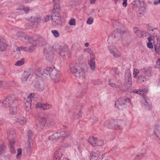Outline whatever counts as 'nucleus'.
Returning <instances> with one entry per match:
<instances>
[{"mask_svg":"<svg viewBox=\"0 0 160 160\" xmlns=\"http://www.w3.org/2000/svg\"><path fill=\"white\" fill-rule=\"evenodd\" d=\"M40 16L39 14H35L27 20L32 23L38 24L40 21Z\"/></svg>","mask_w":160,"mask_h":160,"instance_id":"nucleus-15","label":"nucleus"},{"mask_svg":"<svg viewBox=\"0 0 160 160\" xmlns=\"http://www.w3.org/2000/svg\"><path fill=\"white\" fill-rule=\"evenodd\" d=\"M125 84L127 89H128L132 87V81L131 76L130 72H126L125 74Z\"/></svg>","mask_w":160,"mask_h":160,"instance_id":"nucleus-9","label":"nucleus"},{"mask_svg":"<svg viewBox=\"0 0 160 160\" xmlns=\"http://www.w3.org/2000/svg\"><path fill=\"white\" fill-rule=\"evenodd\" d=\"M25 27L27 29H29L32 28V27L29 25V24L28 23H27L25 24Z\"/></svg>","mask_w":160,"mask_h":160,"instance_id":"nucleus-63","label":"nucleus"},{"mask_svg":"<svg viewBox=\"0 0 160 160\" xmlns=\"http://www.w3.org/2000/svg\"><path fill=\"white\" fill-rule=\"evenodd\" d=\"M54 2L53 14L51 16L52 23L54 26H56L61 23V16L59 13L60 7L59 0H53Z\"/></svg>","mask_w":160,"mask_h":160,"instance_id":"nucleus-2","label":"nucleus"},{"mask_svg":"<svg viewBox=\"0 0 160 160\" xmlns=\"http://www.w3.org/2000/svg\"><path fill=\"white\" fill-rule=\"evenodd\" d=\"M90 55V60L88 61V64L91 69L92 70H94L95 69V56L93 52Z\"/></svg>","mask_w":160,"mask_h":160,"instance_id":"nucleus-13","label":"nucleus"},{"mask_svg":"<svg viewBox=\"0 0 160 160\" xmlns=\"http://www.w3.org/2000/svg\"><path fill=\"white\" fill-rule=\"evenodd\" d=\"M9 112L11 114H14L17 112V108L15 105L9 107Z\"/></svg>","mask_w":160,"mask_h":160,"instance_id":"nucleus-31","label":"nucleus"},{"mask_svg":"<svg viewBox=\"0 0 160 160\" xmlns=\"http://www.w3.org/2000/svg\"><path fill=\"white\" fill-rule=\"evenodd\" d=\"M31 104L25 102V108L26 110L28 112L31 109Z\"/></svg>","mask_w":160,"mask_h":160,"instance_id":"nucleus-41","label":"nucleus"},{"mask_svg":"<svg viewBox=\"0 0 160 160\" xmlns=\"http://www.w3.org/2000/svg\"><path fill=\"white\" fill-rule=\"evenodd\" d=\"M9 149L10 152L12 154L15 153L16 151L13 145H9Z\"/></svg>","mask_w":160,"mask_h":160,"instance_id":"nucleus-42","label":"nucleus"},{"mask_svg":"<svg viewBox=\"0 0 160 160\" xmlns=\"http://www.w3.org/2000/svg\"><path fill=\"white\" fill-rule=\"evenodd\" d=\"M90 55V60L88 61V64L91 69L92 70H94L95 69V56L93 52Z\"/></svg>","mask_w":160,"mask_h":160,"instance_id":"nucleus-12","label":"nucleus"},{"mask_svg":"<svg viewBox=\"0 0 160 160\" xmlns=\"http://www.w3.org/2000/svg\"><path fill=\"white\" fill-rule=\"evenodd\" d=\"M22 9L24 11L25 13L26 14L28 13V12L29 10V8L28 7H24Z\"/></svg>","mask_w":160,"mask_h":160,"instance_id":"nucleus-59","label":"nucleus"},{"mask_svg":"<svg viewBox=\"0 0 160 160\" xmlns=\"http://www.w3.org/2000/svg\"><path fill=\"white\" fill-rule=\"evenodd\" d=\"M84 51L85 52L89 53L90 54L93 52L92 50L90 48L86 49L84 50Z\"/></svg>","mask_w":160,"mask_h":160,"instance_id":"nucleus-60","label":"nucleus"},{"mask_svg":"<svg viewBox=\"0 0 160 160\" xmlns=\"http://www.w3.org/2000/svg\"><path fill=\"white\" fill-rule=\"evenodd\" d=\"M109 52L115 58H118L121 56V53L115 48L109 49Z\"/></svg>","mask_w":160,"mask_h":160,"instance_id":"nucleus-19","label":"nucleus"},{"mask_svg":"<svg viewBox=\"0 0 160 160\" xmlns=\"http://www.w3.org/2000/svg\"><path fill=\"white\" fill-rule=\"evenodd\" d=\"M97 140L98 139L97 138H94L92 136L89 138L88 141L92 146L95 147L96 146Z\"/></svg>","mask_w":160,"mask_h":160,"instance_id":"nucleus-22","label":"nucleus"},{"mask_svg":"<svg viewBox=\"0 0 160 160\" xmlns=\"http://www.w3.org/2000/svg\"><path fill=\"white\" fill-rule=\"evenodd\" d=\"M24 101V102H26V103H28L31 104L32 100L28 97L26 99H25Z\"/></svg>","mask_w":160,"mask_h":160,"instance_id":"nucleus-55","label":"nucleus"},{"mask_svg":"<svg viewBox=\"0 0 160 160\" xmlns=\"http://www.w3.org/2000/svg\"><path fill=\"white\" fill-rule=\"evenodd\" d=\"M152 68L150 67H149L145 69L144 72V75L149 77L152 76Z\"/></svg>","mask_w":160,"mask_h":160,"instance_id":"nucleus-26","label":"nucleus"},{"mask_svg":"<svg viewBox=\"0 0 160 160\" xmlns=\"http://www.w3.org/2000/svg\"><path fill=\"white\" fill-rule=\"evenodd\" d=\"M18 153L16 155V158L17 159H19L21 156L22 154V149L21 148H18L17 150Z\"/></svg>","mask_w":160,"mask_h":160,"instance_id":"nucleus-44","label":"nucleus"},{"mask_svg":"<svg viewBox=\"0 0 160 160\" xmlns=\"http://www.w3.org/2000/svg\"><path fill=\"white\" fill-rule=\"evenodd\" d=\"M21 51L23 50V51L28 52V47H20Z\"/></svg>","mask_w":160,"mask_h":160,"instance_id":"nucleus-56","label":"nucleus"},{"mask_svg":"<svg viewBox=\"0 0 160 160\" xmlns=\"http://www.w3.org/2000/svg\"><path fill=\"white\" fill-rule=\"evenodd\" d=\"M109 84L111 87L116 88H120L121 87V83L120 82L113 79L109 80Z\"/></svg>","mask_w":160,"mask_h":160,"instance_id":"nucleus-18","label":"nucleus"},{"mask_svg":"<svg viewBox=\"0 0 160 160\" xmlns=\"http://www.w3.org/2000/svg\"><path fill=\"white\" fill-rule=\"evenodd\" d=\"M23 42L26 43V44H33L35 42H36L37 41V40L33 39L31 37L26 34L24 36V38L22 41Z\"/></svg>","mask_w":160,"mask_h":160,"instance_id":"nucleus-14","label":"nucleus"},{"mask_svg":"<svg viewBox=\"0 0 160 160\" xmlns=\"http://www.w3.org/2000/svg\"><path fill=\"white\" fill-rule=\"evenodd\" d=\"M132 8H135L139 7L140 6L141 2L140 1H134L132 2Z\"/></svg>","mask_w":160,"mask_h":160,"instance_id":"nucleus-35","label":"nucleus"},{"mask_svg":"<svg viewBox=\"0 0 160 160\" xmlns=\"http://www.w3.org/2000/svg\"><path fill=\"white\" fill-rule=\"evenodd\" d=\"M8 138H13L16 136L15 133L13 130H11L8 132Z\"/></svg>","mask_w":160,"mask_h":160,"instance_id":"nucleus-33","label":"nucleus"},{"mask_svg":"<svg viewBox=\"0 0 160 160\" xmlns=\"http://www.w3.org/2000/svg\"><path fill=\"white\" fill-rule=\"evenodd\" d=\"M103 143H104L103 141L102 140H98H98L97 141V142L96 143V146H101L103 144Z\"/></svg>","mask_w":160,"mask_h":160,"instance_id":"nucleus-52","label":"nucleus"},{"mask_svg":"<svg viewBox=\"0 0 160 160\" xmlns=\"http://www.w3.org/2000/svg\"><path fill=\"white\" fill-rule=\"evenodd\" d=\"M9 141V145H13L14 146V144L15 143V141L13 138H8Z\"/></svg>","mask_w":160,"mask_h":160,"instance_id":"nucleus-53","label":"nucleus"},{"mask_svg":"<svg viewBox=\"0 0 160 160\" xmlns=\"http://www.w3.org/2000/svg\"><path fill=\"white\" fill-rule=\"evenodd\" d=\"M144 155V154L143 153H141L137 155L135 157V158L136 159L138 158H141Z\"/></svg>","mask_w":160,"mask_h":160,"instance_id":"nucleus-58","label":"nucleus"},{"mask_svg":"<svg viewBox=\"0 0 160 160\" xmlns=\"http://www.w3.org/2000/svg\"><path fill=\"white\" fill-rule=\"evenodd\" d=\"M154 48L156 52L158 54L160 53V42H154Z\"/></svg>","mask_w":160,"mask_h":160,"instance_id":"nucleus-29","label":"nucleus"},{"mask_svg":"<svg viewBox=\"0 0 160 160\" xmlns=\"http://www.w3.org/2000/svg\"><path fill=\"white\" fill-rule=\"evenodd\" d=\"M67 133L65 131H62V132H61L60 133H59V135H61L62 136V137H67L68 135L66 133Z\"/></svg>","mask_w":160,"mask_h":160,"instance_id":"nucleus-50","label":"nucleus"},{"mask_svg":"<svg viewBox=\"0 0 160 160\" xmlns=\"http://www.w3.org/2000/svg\"><path fill=\"white\" fill-rule=\"evenodd\" d=\"M43 115L44 117L41 118V129H42L45 126L47 122L46 117L47 115L46 113H44Z\"/></svg>","mask_w":160,"mask_h":160,"instance_id":"nucleus-21","label":"nucleus"},{"mask_svg":"<svg viewBox=\"0 0 160 160\" xmlns=\"http://www.w3.org/2000/svg\"><path fill=\"white\" fill-rule=\"evenodd\" d=\"M5 150V146L3 144H0V154L2 153Z\"/></svg>","mask_w":160,"mask_h":160,"instance_id":"nucleus-45","label":"nucleus"},{"mask_svg":"<svg viewBox=\"0 0 160 160\" xmlns=\"http://www.w3.org/2000/svg\"><path fill=\"white\" fill-rule=\"evenodd\" d=\"M148 80L143 75L140 74L138 76V82L139 83H141L146 82Z\"/></svg>","mask_w":160,"mask_h":160,"instance_id":"nucleus-24","label":"nucleus"},{"mask_svg":"<svg viewBox=\"0 0 160 160\" xmlns=\"http://www.w3.org/2000/svg\"><path fill=\"white\" fill-rule=\"evenodd\" d=\"M93 18L92 17H89L88 18L87 21V23L88 24H91L93 22Z\"/></svg>","mask_w":160,"mask_h":160,"instance_id":"nucleus-51","label":"nucleus"},{"mask_svg":"<svg viewBox=\"0 0 160 160\" xmlns=\"http://www.w3.org/2000/svg\"><path fill=\"white\" fill-rule=\"evenodd\" d=\"M64 150L62 148L57 150L54 153V159L56 160H59L62 157Z\"/></svg>","mask_w":160,"mask_h":160,"instance_id":"nucleus-16","label":"nucleus"},{"mask_svg":"<svg viewBox=\"0 0 160 160\" xmlns=\"http://www.w3.org/2000/svg\"><path fill=\"white\" fill-rule=\"evenodd\" d=\"M59 133L58 132L53 134L49 136L48 137V139L49 140L52 141H53L56 139H58L60 137V136L59 135Z\"/></svg>","mask_w":160,"mask_h":160,"instance_id":"nucleus-28","label":"nucleus"},{"mask_svg":"<svg viewBox=\"0 0 160 160\" xmlns=\"http://www.w3.org/2000/svg\"><path fill=\"white\" fill-rule=\"evenodd\" d=\"M50 18H51V16L47 15L44 17V19L43 20V22H48Z\"/></svg>","mask_w":160,"mask_h":160,"instance_id":"nucleus-49","label":"nucleus"},{"mask_svg":"<svg viewBox=\"0 0 160 160\" xmlns=\"http://www.w3.org/2000/svg\"><path fill=\"white\" fill-rule=\"evenodd\" d=\"M112 70L113 72L116 75H119L120 73V71L118 70V69L117 68H113Z\"/></svg>","mask_w":160,"mask_h":160,"instance_id":"nucleus-48","label":"nucleus"},{"mask_svg":"<svg viewBox=\"0 0 160 160\" xmlns=\"http://www.w3.org/2000/svg\"><path fill=\"white\" fill-rule=\"evenodd\" d=\"M24 62V58H22L20 60L17 61V62L15 63V65L16 66H20L23 64Z\"/></svg>","mask_w":160,"mask_h":160,"instance_id":"nucleus-40","label":"nucleus"},{"mask_svg":"<svg viewBox=\"0 0 160 160\" xmlns=\"http://www.w3.org/2000/svg\"><path fill=\"white\" fill-rule=\"evenodd\" d=\"M127 0H123L122 5L124 7H126L127 6Z\"/></svg>","mask_w":160,"mask_h":160,"instance_id":"nucleus-62","label":"nucleus"},{"mask_svg":"<svg viewBox=\"0 0 160 160\" xmlns=\"http://www.w3.org/2000/svg\"><path fill=\"white\" fill-rule=\"evenodd\" d=\"M69 24L71 26L75 25L76 24L75 19L73 18L71 19L69 21Z\"/></svg>","mask_w":160,"mask_h":160,"instance_id":"nucleus-47","label":"nucleus"},{"mask_svg":"<svg viewBox=\"0 0 160 160\" xmlns=\"http://www.w3.org/2000/svg\"><path fill=\"white\" fill-rule=\"evenodd\" d=\"M124 32L120 29H117L115 31V37H118L119 38H122Z\"/></svg>","mask_w":160,"mask_h":160,"instance_id":"nucleus-25","label":"nucleus"},{"mask_svg":"<svg viewBox=\"0 0 160 160\" xmlns=\"http://www.w3.org/2000/svg\"><path fill=\"white\" fill-rule=\"evenodd\" d=\"M154 135L155 139L160 144V121L155 126Z\"/></svg>","mask_w":160,"mask_h":160,"instance_id":"nucleus-10","label":"nucleus"},{"mask_svg":"<svg viewBox=\"0 0 160 160\" xmlns=\"http://www.w3.org/2000/svg\"><path fill=\"white\" fill-rule=\"evenodd\" d=\"M147 33L146 32L140 31L137 35L138 37L141 38H144L145 37H146Z\"/></svg>","mask_w":160,"mask_h":160,"instance_id":"nucleus-38","label":"nucleus"},{"mask_svg":"<svg viewBox=\"0 0 160 160\" xmlns=\"http://www.w3.org/2000/svg\"><path fill=\"white\" fill-rule=\"evenodd\" d=\"M52 105L47 103L45 104L41 103V110H47L52 108Z\"/></svg>","mask_w":160,"mask_h":160,"instance_id":"nucleus-23","label":"nucleus"},{"mask_svg":"<svg viewBox=\"0 0 160 160\" xmlns=\"http://www.w3.org/2000/svg\"><path fill=\"white\" fill-rule=\"evenodd\" d=\"M41 73L43 78H47L50 77L53 80L55 83H58L60 81V72L58 71L53 70L52 68L49 67L46 68L42 71L41 70Z\"/></svg>","mask_w":160,"mask_h":160,"instance_id":"nucleus-1","label":"nucleus"},{"mask_svg":"<svg viewBox=\"0 0 160 160\" xmlns=\"http://www.w3.org/2000/svg\"><path fill=\"white\" fill-rule=\"evenodd\" d=\"M130 99L126 97H121L115 102V106L119 110H122L126 106H129L131 105Z\"/></svg>","mask_w":160,"mask_h":160,"instance_id":"nucleus-6","label":"nucleus"},{"mask_svg":"<svg viewBox=\"0 0 160 160\" xmlns=\"http://www.w3.org/2000/svg\"><path fill=\"white\" fill-rule=\"evenodd\" d=\"M147 46L148 48H153L152 43L151 42H148L147 43Z\"/></svg>","mask_w":160,"mask_h":160,"instance_id":"nucleus-57","label":"nucleus"},{"mask_svg":"<svg viewBox=\"0 0 160 160\" xmlns=\"http://www.w3.org/2000/svg\"><path fill=\"white\" fill-rule=\"evenodd\" d=\"M51 32L55 37L58 38L59 36V34L58 31L56 30H52Z\"/></svg>","mask_w":160,"mask_h":160,"instance_id":"nucleus-43","label":"nucleus"},{"mask_svg":"<svg viewBox=\"0 0 160 160\" xmlns=\"http://www.w3.org/2000/svg\"><path fill=\"white\" fill-rule=\"evenodd\" d=\"M35 74L37 76V77L34 81V83H35L34 86L36 88L39 85V78L40 75V69L39 68H37L35 72Z\"/></svg>","mask_w":160,"mask_h":160,"instance_id":"nucleus-17","label":"nucleus"},{"mask_svg":"<svg viewBox=\"0 0 160 160\" xmlns=\"http://www.w3.org/2000/svg\"><path fill=\"white\" fill-rule=\"evenodd\" d=\"M28 47V52H33L35 49V47L37 46V42Z\"/></svg>","mask_w":160,"mask_h":160,"instance_id":"nucleus-36","label":"nucleus"},{"mask_svg":"<svg viewBox=\"0 0 160 160\" xmlns=\"http://www.w3.org/2000/svg\"><path fill=\"white\" fill-rule=\"evenodd\" d=\"M30 75V73L27 71H24V73L22 75L21 78V80L23 83H26L27 81L28 80V77Z\"/></svg>","mask_w":160,"mask_h":160,"instance_id":"nucleus-20","label":"nucleus"},{"mask_svg":"<svg viewBox=\"0 0 160 160\" xmlns=\"http://www.w3.org/2000/svg\"><path fill=\"white\" fill-rule=\"evenodd\" d=\"M124 125V122L123 120H108L104 123V126L108 128L117 129L118 128L122 129Z\"/></svg>","mask_w":160,"mask_h":160,"instance_id":"nucleus-3","label":"nucleus"},{"mask_svg":"<svg viewBox=\"0 0 160 160\" xmlns=\"http://www.w3.org/2000/svg\"><path fill=\"white\" fill-rule=\"evenodd\" d=\"M26 34L22 32H19L17 33L16 36L19 39L22 41Z\"/></svg>","mask_w":160,"mask_h":160,"instance_id":"nucleus-30","label":"nucleus"},{"mask_svg":"<svg viewBox=\"0 0 160 160\" xmlns=\"http://www.w3.org/2000/svg\"><path fill=\"white\" fill-rule=\"evenodd\" d=\"M133 30L134 33L136 34L137 36L138 33L140 31L139 29L137 28H134L133 29Z\"/></svg>","mask_w":160,"mask_h":160,"instance_id":"nucleus-54","label":"nucleus"},{"mask_svg":"<svg viewBox=\"0 0 160 160\" xmlns=\"http://www.w3.org/2000/svg\"><path fill=\"white\" fill-rule=\"evenodd\" d=\"M15 120L21 125H23L26 124V121L25 118L20 114L17 115Z\"/></svg>","mask_w":160,"mask_h":160,"instance_id":"nucleus-11","label":"nucleus"},{"mask_svg":"<svg viewBox=\"0 0 160 160\" xmlns=\"http://www.w3.org/2000/svg\"><path fill=\"white\" fill-rule=\"evenodd\" d=\"M15 101V96L14 95H10L5 98L2 102L3 105L6 108L14 105Z\"/></svg>","mask_w":160,"mask_h":160,"instance_id":"nucleus-7","label":"nucleus"},{"mask_svg":"<svg viewBox=\"0 0 160 160\" xmlns=\"http://www.w3.org/2000/svg\"><path fill=\"white\" fill-rule=\"evenodd\" d=\"M35 96V94L34 93H30L28 96L29 98H30L32 100V98L34 97Z\"/></svg>","mask_w":160,"mask_h":160,"instance_id":"nucleus-61","label":"nucleus"},{"mask_svg":"<svg viewBox=\"0 0 160 160\" xmlns=\"http://www.w3.org/2000/svg\"><path fill=\"white\" fill-rule=\"evenodd\" d=\"M41 44L42 46H45L44 48H50L49 45L47 44L46 40L43 38H41Z\"/></svg>","mask_w":160,"mask_h":160,"instance_id":"nucleus-32","label":"nucleus"},{"mask_svg":"<svg viewBox=\"0 0 160 160\" xmlns=\"http://www.w3.org/2000/svg\"><path fill=\"white\" fill-rule=\"evenodd\" d=\"M6 47L7 46L4 42L0 41V51H4Z\"/></svg>","mask_w":160,"mask_h":160,"instance_id":"nucleus-39","label":"nucleus"},{"mask_svg":"<svg viewBox=\"0 0 160 160\" xmlns=\"http://www.w3.org/2000/svg\"><path fill=\"white\" fill-rule=\"evenodd\" d=\"M40 107V103L37 102L35 104V108H39Z\"/></svg>","mask_w":160,"mask_h":160,"instance_id":"nucleus-64","label":"nucleus"},{"mask_svg":"<svg viewBox=\"0 0 160 160\" xmlns=\"http://www.w3.org/2000/svg\"><path fill=\"white\" fill-rule=\"evenodd\" d=\"M71 72L74 74L78 78L80 79H84L85 76V71L83 68L79 66H70Z\"/></svg>","mask_w":160,"mask_h":160,"instance_id":"nucleus-5","label":"nucleus"},{"mask_svg":"<svg viewBox=\"0 0 160 160\" xmlns=\"http://www.w3.org/2000/svg\"><path fill=\"white\" fill-rule=\"evenodd\" d=\"M143 103L147 110H150L151 109V104L146 100H144Z\"/></svg>","mask_w":160,"mask_h":160,"instance_id":"nucleus-34","label":"nucleus"},{"mask_svg":"<svg viewBox=\"0 0 160 160\" xmlns=\"http://www.w3.org/2000/svg\"><path fill=\"white\" fill-rule=\"evenodd\" d=\"M51 47L49 48H44L43 53L47 60L50 62L52 61L53 58L54 53L51 50Z\"/></svg>","mask_w":160,"mask_h":160,"instance_id":"nucleus-8","label":"nucleus"},{"mask_svg":"<svg viewBox=\"0 0 160 160\" xmlns=\"http://www.w3.org/2000/svg\"><path fill=\"white\" fill-rule=\"evenodd\" d=\"M28 147L30 148L31 147L30 142L32 141V133L31 131H29L28 132Z\"/></svg>","mask_w":160,"mask_h":160,"instance_id":"nucleus-27","label":"nucleus"},{"mask_svg":"<svg viewBox=\"0 0 160 160\" xmlns=\"http://www.w3.org/2000/svg\"><path fill=\"white\" fill-rule=\"evenodd\" d=\"M97 154L94 152H92L90 155V160H97L98 158Z\"/></svg>","mask_w":160,"mask_h":160,"instance_id":"nucleus-37","label":"nucleus"},{"mask_svg":"<svg viewBox=\"0 0 160 160\" xmlns=\"http://www.w3.org/2000/svg\"><path fill=\"white\" fill-rule=\"evenodd\" d=\"M139 70L137 68H134L133 69V74L134 78H136L138 73H139Z\"/></svg>","mask_w":160,"mask_h":160,"instance_id":"nucleus-46","label":"nucleus"},{"mask_svg":"<svg viewBox=\"0 0 160 160\" xmlns=\"http://www.w3.org/2000/svg\"><path fill=\"white\" fill-rule=\"evenodd\" d=\"M52 48L56 53L61 56H64V53L68 51V45L62 42L56 43L53 45Z\"/></svg>","mask_w":160,"mask_h":160,"instance_id":"nucleus-4","label":"nucleus"}]
</instances>
